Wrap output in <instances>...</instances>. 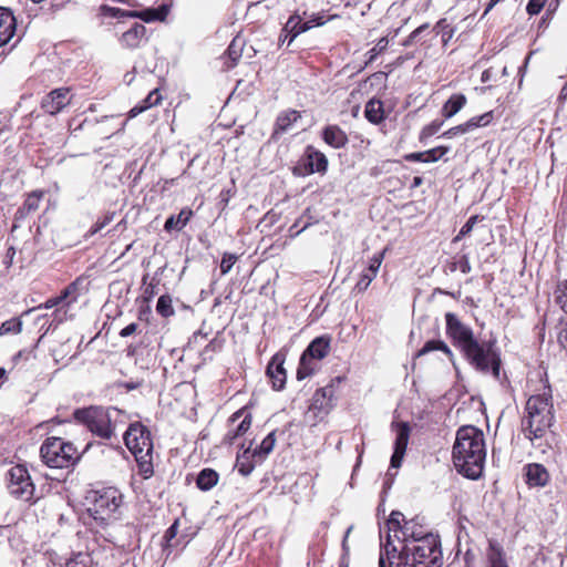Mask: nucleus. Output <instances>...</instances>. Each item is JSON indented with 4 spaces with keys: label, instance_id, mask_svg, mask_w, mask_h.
<instances>
[{
    "label": "nucleus",
    "instance_id": "obj_1",
    "mask_svg": "<svg viewBox=\"0 0 567 567\" xmlns=\"http://www.w3.org/2000/svg\"><path fill=\"white\" fill-rule=\"evenodd\" d=\"M554 420V406L549 388L527 400L520 421V432L530 442L533 449L542 454H546L553 449L550 427Z\"/></svg>",
    "mask_w": 567,
    "mask_h": 567
},
{
    "label": "nucleus",
    "instance_id": "obj_2",
    "mask_svg": "<svg viewBox=\"0 0 567 567\" xmlns=\"http://www.w3.org/2000/svg\"><path fill=\"white\" fill-rule=\"evenodd\" d=\"M486 458L484 433L473 425L461 426L452 450L456 471L464 477L477 480L483 474Z\"/></svg>",
    "mask_w": 567,
    "mask_h": 567
},
{
    "label": "nucleus",
    "instance_id": "obj_3",
    "mask_svg": "<svg viewBox=\"0 0 567 567\" xmlns=\"http://www.w3.org/2000/svg\"><path fill=\"white\" fill-rule=\"evenodd\" d=\"M383 549L389 559L396 558L398 567H441L442 553L436 536L423 539H408L402 546H396L388 539Z\"/></svg>",
    "mask_w": 567,
    "mask_h": 567
},
{
    "label": "nucleus",
    "instance_id": "obj_4",
    "mask_svg": "<svg viewBox=\"0 0 567 567\" xmlns=\"http://www.w3.org/2000/svg\"><path fill=\"white\" fill-rule=\"evenodd\" d=\"M74 419L96 436L110 440L118 426L124 424V414L116 408L89 406L76 409Z\"/></svg>",
    "mask_w": 567,
    "mask_h": 567
},
{
    "label": "nucleus",
    "instance_id": "obj_5",
    "mask_svg": "<svg viewBox=\"0 0 567 567\" xmlns=\"http://www.w3.org/2000/svg\"><path fill=\"white\" fill-rule=\"evenodd\" d=\"M40 455L43 463L53 468L71 467L81 458V453L73 443L56 436L48 437L42 443Z\"/></svg>",
    "mask_w": 567,
    "mask_h": 567
},
{
    "label": "nucleus",
    "instance_id": "obj_6",
    "mask_svg": "<svg viewBox=\"0 0 567 567\" xmlns=\"http://www.w3.org/2000/svg\"><path fill=\"white\" fill-rule=\"evenodd\" d=\"M466 361L476 371L499 379L501 358L491 342H478L476 339L461 350Z\"/></svg>",
    "mask_w": 567,
    "mask_h": 567
},
{
    "label": "nucleus",
    "instance_id": "obj_7",
    "mask_svg": "<svg viewBox=\"0 0 567 567\" xmlns=\"http://www.w3.org/2000/svg\"><path fill=\"white\" fill-rule=\"evenodd\" d=\"M90 515L101 524L115 518L118 508L123 503L121 492L115 487H105L100 491L92 492L90 496Z\"/></svg>",
    "mask_w": 567,
    "mask_h": 567
},
{
    "label": "nucleus",
    "instance_id": "obj_8",
    "mask_svg": "<svg viewBox=\"0 0 567 567\" xmlns=\"http://www.w3.org/2000/svg\"><path fill=\"white\" fill-rule=\"evenodd\" d=\"M331 338L320 336L315 338L302 352L297 369V379L303 380L315 373L317 364L315 360H322L330 351Z\"/></svg>",
    "mask_w": 567,
    "mask_h": 567
},
{
    "label": "nucleus",
    "instance_id": "obj_9",
    "mask_svg": "<svg viewBox=\"0 0 567 567\" xmlns=\"http://www.w3.org/2000/svg\"><path fill=\"white\" fill-rule=\"evenodd\" d=\"M9 493L23 502H31L34 498V484L31 481L28 470L23 465H16L8 472Z\"/></svg>",
    "mask_w": 567,
    "mask_h": 567
},
{
    "label": "nucleus",
    "instance_id": "obj_10",
    "mask_svg": "<svg viewBox=\"0 0 567 567\" xmlns=\"http://www.w3.org/2000/svg\"><path fill=\"white\" fill-rule=\"evenodd\" d=\"M327 169V156L309 145L299 163L292 168V174L297 177H306L315 173L326 174Z\"/></svg>",
    "mask_w": 567,
    "mask_h": 567
},
{
    "label": "nucleus",
    "instance_id": "obj_11",
    "mask_svg": "<svg viewBox=\"0 0 567 567\" xmlns=\"http://www.w3.org/2000/svg\"><path fill=\"white\" fill-rule=\"evenodd\" d=\"M124 442L133 455H146L153 451L150 431L141 423L130 425L124 432Z\"/></svg>",
    "mask_w": 567,
    "mask_h": 567
},
{
    "label": "nucleus",
    "instance_id": "obj_12",
    "mask_svg": "<svg viewBox=\"0 0 567 567\" xmlns=\"http://www.w3.org/2000/svg\"><path fill=\"white\" fill-rule=\"evenodd\" d=\"M446 333L452 339L453 344L463 350L475 340L471 327L464 324L454 313H445Z\"/></svg>",
    "mask_w": 567,
    "mask_h": 567
},
{
    "label": "nucleus",
    "instance_id": "obj_13",
    "mask_svg": "<svg viewBox=\"0 0 567 567\" xmlns=\"http://www.w3.org/2000/svg\"><path fill=\"white\" fill-rule=\"evenodd\" d=\"M72 102V95L69 87H59L49 92L41 100V109L50 114L56 115Z\"/></svg>",
    "mask_w": 567,
    "mask_h": 567
},
{
    "label": "nucleus",
    "instance_id": "obj_14",
    "mask_svg": "<svg viewBox=\"0 0 567 567\" xmlns=\"http://www.w3.org/2000/svg\"><path fill=\"white\" fill-rule=\"evenodd\" d=\"M392 426L395 429L396 436L394 441V451L391 456V467L398 468L402 464L411 429L406 422L393 423Z\"/></svg>",
    "mask_w": 567,
    "mask_h": 567
},
{
    "label": "nucleus",
    "instance_id": "obj_15",
    "mask_svg": "<svg viewBox=\"0 0 567 567\" xmlns=\"http://www.w3.org/2000/svg\"><path fill=\"white\" fill-rule=\"evenodd\" d=\"M324 21L322 20V17H316L311 20L302 21L300 16L292 14L284 25V32H288V34H290L288 45H290L302 32H306L316 25H322Z\"/></svg>",
    "mask_w": 567,
    "mask_h": 567
},
{
    "label": "nucleus",
    "instance_id": "obj_16",
    "mask_svg": "<svg viewBox=\"0 0 567 567\" xmlns=\"http://www.w3.org/2000/svg\"><path fill=\"white\" fill-rule=\"evenodd\" d=\"M384 250L375 254L369 262V266L367 269L363 270V272L360 276V279L358 280L355 288L359 292L365 291L370 284L373 281V279L377 277L379 269L381 267L382 260L384 258Z\"/></svg>",
    "mask_w": 567,
    "mask_h": 567
},
{
    "label": "nucleus",
    "instance_id": "obj_17",
    "mask_svg": "<svg viewBox=\"0 0 567 567\" xmlns=\"http://www.w3.org/2000/svg\"><path fill=\"white\" fill-rule=\"evenodd\" d=\"M526 483L530 487H544L549 482V473L546 467L538 463H530L524 467Z\"/></svg>",
    "mask_w": 567,
    "mask_h": 567
},
{
    "label": "nucleus",
    "instance_id": "obj_18",
    "mask_svg": "<svg viewBox=\"0 0 567 567\" xmlns=\"http://www.w3.org/2000/svg\"><path fill=\"white\" fill-rule=\"evenodd\" d=\"M17 29V21L8 8L0 7V47L6 45L13 38Z\"/></svg>",
    "mask_w": 567,
    "mask_h": 567
},
{
    "label": "nucleus",
    "instance_id": "obj_19",
    "mask_svg": "<svg viewBox=\"0 0 567 567\" xmlns=\"http://www.w3.org/2000/svg\"><path fill=\"white\" fill-rule=\"evenodd\" d=\"M301 118L300 112L296 110H286L279 113L276 118L272 137L277 138L282 134L290 132L297 123Z\"/></svg>",
    "mask_w": 567,
    "mask_h": 567
},
{
    "label": "nucleus",
    "instance_id": "obj_20",
    "mask_svg": "<svg viewBox=\"0 0 567 567\" xmlns=\"http://www.w3.org/2000/svg\"><path fill=\"white\" fill-rule=\"evenodd\" d=\"M332 404L328 401L322 400L321 398L312 396V402L305 414V421L315 426L319 421H321L330 411Z\"/></svg>",
    "mask_w": 567,
    "mask_h": 567
},
{
    "label": "nucleus",
    "instance_id": "obj_21",
    "mask_svg": "<svg viewBox=\"0 0 567 567\" xmlns=\"http://www.w3.org/2000/svg\"><path fill=\"white\" fill-rule=\"evenodd\" d=\"M427 536L433 535L422 530V526H420L415 519H411L404 520L403 527L400 528V536L396 540L399 542V546H402V544L408 542V539H423Z\"/></svg>",
    "mask_w": 567,
    "mask_h": 567
},
{
    "label": "nucleus",
    "instance_id": "obj_22",
    "mask_svg": "<svg viewBox=\"0 0 567 567\" xmlns=\"http://www.w3.org/2000/svg\"><path fill=\"white\" fill-rule=\"evenodd\" d=\"M146 28L144 24L134 22L133 25L125 32H123L121 42L124 47L135 49L141 45L145 39Z\"/></svg>",
    "mask_w": 567,
    "mask_h": 567
},
{
    "label": "nucleus",
    "instance_id": "obj_23",
    "mask_svg": "<svg viewBox=\"0 0 567 567\" xmlns=\"http://www.w3.org/2000/svg\"><path fill=\"white\" fill-rule=\"evenodd\" d=\"M267 374L269 375L272 388L277 391L281 390L286 383V370L284 361L275 355L267 367Z\"/></svg>",
    "mask_w": 567,
    "mask_h": 567
},
{
    "label": "nucleus",
    "instance_id": "obj_24",
    "mask_svg": "<svg viewBox=\"0 0 567 567\" xmlns=\"http://www.w3.org/2000/svg\"><path fill=\"white\" fill-rule=\"evenodd\" d=\"M43 196H44L43 190H34V192L30 193L27 196L23 205L17 209L14 218L17 220L24 219L29 214L38 210V208L40 206V202Z\"/></svg>",
    "mask_w": 567,
    "mask_h": 567
},
{
    "label": "nucleus",
    "instance_id": "obj_25",
    "mask_svg": "<svg viewBox=\"0 0 567 567\" xmlns=\"http://www.w3.org/2000/svg\"><path fill=\"white\" fill-rule=\"evenodd\" d=\"M323 141L334 147H343L348 143L347 134L337 125H329L322 132Z\"/></svg>",
    "mask_w": 567,
    "mask_h": 567
},
{
    "label": "nucleus",
    "instance_id": "obj_26",
    "mask_svg": "<svg viewBox=\"0 0 567 567\" xmlns=\"http://www.w3.org/2000/svg\"><path fill=\"white\" fill-rule=\"evenodd\" d=\"M467 99L464 94H453L442 106L441 113L443 117L451 118L457 114L466 104Z\"/></svg>",
    "mask_w": 567,
    "mask_h": 567
},
{
    "label": "nucleus",
    "instance_id": "obj_27",
    "mask_svg": "<svg viewBox=\"0 0 567 567\" xmlns=\"http://www.w3.org/2000/svg\"><path fill=\"white\" fill-rule=\"evenodd\" d=\"M364 115L372 124H380L384 120L383 104L380 100L372 99L365 104Z\"/></svg>",
    "mask_w": 567,
    "mask_h": 567
},
{
    "label": "nucleus",
    "instance_id": "obj_28",
    "mask_svg": "<svg viewBox=\"0 0 567 567\" xmlns=\"http://www.w3.org/2000/svg\"><path fill=\"white\" fill-rule=\"evenodd\" d=\"M246 45V39L244 35H236L227 49V59L230 61L228 68L236 65L238 59L241 56L244 48Z\"/></svg>",
    "mask_w": 567,
    "mask_h": 567
},
{
    "label": "nucleus",
    "instance_id": "obj_29",
    "mask_svg": "<svg viewBox=\"0 0 567 567\" xmlns=\"http://www.w3.org/2000/svg\"><path fill=\"white\" fill-rule=\"evenodd\" d=\"M218 474L212 468L202 470L196 480L197 487L202 491L212 489L218 482Z\"/></svg>",
    "mask_w": 567,
    "mask_h": 567
},
{
    "label": "nucleus",
    "instance_id": "obj_30",
    "mask_svg": "<svg viewBox=\"0 0 567 567\" xmlns=\"http://www.w3.org/2000/svg\"><path fill=\"white\" fill-rule=\"evenodd\" d=\"M193 212L189 209H183L177 216H171L166 219L164 228L169 231L172 229L181 230L184 228L190 219Z\"/></svg>",
    "mask_w": 567,
    "mask_h": 567
},
{
    "label": "nucleus",
    "instance_id": "obj_31",
    "mask_svg": "<svg viewBox=\"0 0 567 567\" xmlns=\"http://www.w3.org/2000/svg\"><path fill=\"white\" fill-rule=\"evenodd\" d=\"M436 350L443 351L449 357H453V353H452L451 349L442 340H429V341H426L424 343V346L422 347V349L419 350L417 357H422V355H424V354H426L429 352L436 351Z\"/></svg>",
    "mask_w": 567,
    "mask_h": 567
},
{
    "label": "nucleus",
    "instance_id": "obj_32",
    "mask_svg": "<svg viewBox=\"0 0 567 567\" xmlns=\"http://www.w3.org/2000/svg\"><path fill=\"white\" fill-rule=\"evenodd\" d=\"M275 443H276L275 433L274 432L269 433L261 441L259 446L254 450L252 457H258L260 460L264 458L274 450Z\"/></svg>",
    "mask_w": 567,
    "mask_h": 567
},
{
    "label": "nucleus",
    "instance_id": "obj_33",
    "mask_svg": "<svg viewBox=\"0 0 567 567\" xmlns=\"http://www.w3.org/2000/svg\"><path fill=\"white\" fill-rule=\"evenodd\" d=\"M404 520V516L401 512H392L391 515H390V518L386 523V526H388V536H390V540H392V536H391V533H393V537L394 538H399L400 536V528L403 527V525H401V522ZM389 539V537H386V540Z\"/></svg>",
    "mask_w": 567,
    "mask_h": 567
},
{
    "label": "nucleus",
    "instance_id": "obj_34",
    "mask_svg": "<svg viewBox=\"0 0 567 567\" xmlns=\"http://www.w3.org/2000/svg\"><path fill=\"white\" fill-rule=\"evenodd\" d=\"M433 31L436 34H441L443 45H446L453 38L455 29L447 23L446 19H441L433 27Z\"/></svg>",
    "mask_w": 567,
    "mask_h": 567
},
{
    "label": "nucleus",
    "instance_id": "obj_35",
    "mask_svg": "<svg viewBox=\"0 0 567 567\" xmlns=\"http://www.w3.org/2000/svg\"><path fill=\"white\" fill-rule=\"evenodd\" d=\"M136 461H137V465H138V471L140 473L143 475L144 478H148L153 475L154 471H153V464H152V453H146V455H134Z\"/></svg>",
    "mask_w": 567,
    "mask_h": 567
},
{
    "label": "nucleus",
    "instance_id": "obj_36",
    "mask_svg": "<svg viewBox=\"0 0 567 567\" xmlns=\"http://www.w3.org/2000/svg\"><path fill=\"white\" fill-rule=\"evenodd\" d=\"M240 451L237 454L235 468L243 475H248V447H245L244 441L239 443Z\"/></svg>",
    "mask_w": 567,
    "mask_h": 567
},
{
    "label": "nucleus",
    "instance_id": "obj_37",
    "mask_svg": "<svg viewBox=\"0 0 567 567\" xmlns=\"http://www.w3.org/2000/svg\"><path fill=\"white\" fill-rule=\"evenodd\" d=\"M22 330V321L18 318H11L0 326V337L7 334H18Z\"/></svg>",
    "mask_w": 567,
    "mask_h": 567
},
{
    "label": "nucleus",
    "instance_id": "obj_38",
    "mask_svg": "<svg viewBox=\"0 0 567 567\" xmlns=\"http://www.w3.org/2000/svg\"><path fill=\"white\" fill-rule=\"evenodd\" d=\"M555 302L561 308L567 316V280L558 282L555 289Z\"/></svg>",
    "mask_w": 567,
    "mask_h": 567
},
{
    "label": "nucleus",
    "instance_id": "obj_39",
    "mask_svg": "<svg viewBox=\"0 0 567 567\" xmlns=\"http://www.w3.org/2000/svg\"><path fill=\"white\" fill-rule=\"evenodd\" d=\"M156 311L162 317L168 318L174 315L172 298L168 295H163L158 298L156 303Z\"/></svg>",
    "mask_w": 567,
    "mask_h": 567
},
{
    "label": "nucleus",
    "instance_id": "obj_40",
    "mask_svg": "<svg viewBox=\"0 0 567 567\" xmlns=\"http://www.w3.org/2000/svg\"><path fill=\"white\" fill-rule=\"evenodd\" d=\"M248 431V414L244 416V419L240 421L239 424L236 425V430L233 432L231 430L228 431L226 435V440L234 444L236 440H238L241 435H244Z\"/></svg>",
    "mask_w": 567,
    "mask_h": 567
},
{
    "label": "nucleus",
    "instance_id": "obj_41",
    "mask_svg": "<svg viewBox=\"0 0 567 567\" xmlns=\"http://www.w3.org/2000/svg\"><path fill=\"white\" fill-rule=\"evenodd\" d=\"M489 567H508L505 559L503 558L502 549L491 545V551L488 554Z\"/></svg>",
    "mask_w": 567,
    "mask_h": 567
},
{
    "label": "nucleus",
    "instance_id": "obj_42",
    "mask_svg": "<svg viewBox=\"0 0 567 567\" xmlns=\"http://www.w3.org/2000/svg\"><path fill=\"white\" fill-rule=\"evenodd\" d=\"M122 16L140 17L146 22L164 19V16H159L155 10H145L140 13H137L135 11H125V12H122Z\"/></svg>",
    "mask_w": 567,
    "mask_h": 567
},
{
    "label": "nucleus",
    "instance_id": "obj_43",
    "mask_svg": "<svg viewBox=\"0 0 567 567\" xmlns=\"http://www.w3.org/2000/svg\"><path fill=\"white\" fill-rule=\"evenodd\" d=\"M430 30V24L429 23H424L422 25H420L419 28H416L408 38L406 40L404 41V45H412L413 43H416V42H420L423 34L425 32H429Z\"/></svg>",
    "mask_w": 567,
    "mask_h": 567
},
{
    "label": "nucleus",
    "instance_id": "obj_44",
    "mask_svg": "<svg viewBox=\"0 0 567 567\" xmlns=\"http://www.w3.org/2000/svg\"><path fill=\"white\" fill-rule=\"evenodd\" d=\"M115 213H106L102 219H99L89 230V234L91 236L95 235L96 233L101 231L104 227H106L113 219H114Z\"/></svg>",
    "mask_w": 567,
    "mask_h": 567
},
{
    "label": "nucleus",
    "instance_id": "obj_45",
    "mask_svg": "<svg viewBox=\"0 0 567 567\" xmlns=\"http://www.w3.org/2000/svg\"><path fill=\"white\" fill-rule=\"evenodd\" d=\"M443 122L442 121H433L426 126H424L420 134V140L423 141L425 138L431 137L432 135L436 134L440 128L442 127Z\"/></svg>",
    "mask_w": 567,
    "mask_h": 567
},
{
    "label": "nucleus",
    "instance_id": "obj_46",
    "mask_svg": "<svg viewBox=\"0 0 567 567\" xmlns=\"http://www.w3.org/2000/svg\"><path fill=\"white\" fill-rule=\"evenodd\" d=\"M447 152H449V147H446V146H437V147L431 148L429 151H425L426 163L437 162Z\"/></svg>",
    "mask_w": 567,
    "mask_h": 567
},
{
    "label": "nucleus",
    "instance_id": "obj_47",
    "mask_svg": "<svg viewBox=\"0 0 567 567\" xmlns=\"http://www.w3.org/2000/svg\"><path fill=\"white\" fill-rule=\"evenodd\" d=\"M313 395L319 399L321 398L322 400L328 401L330 404H332L334 388L332 384L323 386L321 389H318Z\"/></svg>",
    "mask_w": 567,
    "mask_h": 567
},
{
    "label": "nucleus",
    "instance_id": "obj_48",
    "mask_svg": "<svg viewBox=\"0 0 567 567\" xmlns=\"http://www.w3.org/2000/svg\"><path fill=\"white\" fill-rule=\"evenodd\" d=\"M460 269L463 274H468L472 270L467 255H462L460 259L453 264L452 270Z\"/></svg>",
    "mask_w": 567,
    "mask_h": 567
},
{
    "label": "nucleus",
    "instance_id": "obj_49",
    "mask_svg": "<svg viewBox=\"0 0 567 567\" xmlns=\"http://www.w3.org/2000/svg\"><path fill=\"white\" fill-rule=\"evenodd\" d=\"M466 133H470L468 132V128H467V125H466V122L463 123V124H460V125H456L454 127H451L450 130L445 131L443 133V136L446 137V138H453L457 135H463V134H466Z\"/></svg>",
    "mask_w": 567,
    "mask_h": 567
},
{
    "label": "nucleus",
    "instance_id": "obj_50",
    "mask_svg": "<svg viewBox=\"0 0 567 567\" xmlns=\"http://www.w3.org/2000/svg\"><path fill=\"white\" fill-rule=\"evenodd\" d=\"M389 41L386 38H381L378 43L372 48L369 53V62L373 61L378 54H380L383 50L386 49Z\"/></svg>",
    "mask_w": 567,
    "mask_h": 567
},
{
    "label": "nucleus",
    "instance_id": "obj_51",
    "mask_svg": "<svg viewBox=\"0 0 567 567\" xmlns=\"http://www.w3.org/2000/svg\"><path fill=\"white\" fill-rule=\"evenodd\" d=\"M547 0H529L526 6V11L529 16L538 14L544 8Z\"/></svg>",
    "mask_w": 567,
    "mask_h": 567
},
{
    "label": "nucleus",
    "instance_id": "obj_52",
    "mask_svg": "<svg viewBox=\"0 0 567 567\" xmlns=\"http://www.w3.org/2000/svg\"><path fill=\"white\" fill-rule=\"evenodd\" d=\"M237 257L235 255L226 254L224 255L220 262V270L223 274H227L231 267L235 265Z\"/></svg>",
    "mask_w": 567,
    "mask_h": 567
},
{
    "label": "nucleus",
    "instance_id": "obj_53",
    "mask_svg": "<svg viewBox=\"0 0 567 567\" xmlns=\"http://www.w3.org/2000/svg\"><path fill=\"white\" fill-rule=\"evenodd\" d=\"M561 329L558 333L559 344L567 350V316L560 319Z\"/></svg>",
    "mask_w": 567,
    "mask_h": 567
},
{
    "label": "nucleus",
    "instance_id": "obj_54",
    "mask_svg": "<svg viewBox=\"0 0 567 567\" xmlns=\"http://www.w3.org/2000/svg\"><path fill=\"white\" fill-rule=\"evenodd\" d=\"M159 102H161V95L158 94L157 90H154V91L150 92V94L146 96V99L143 102L144 103L143 106L145 107V110H147L154 105H157Z\"/></svg>",
    "mask_w": 567,
    "mask_h": 567
},
{
    "label": "nucleus",
    "instance_id": "obj_55",
    "mask_svg": "<svg viewBox=\"0 0 567 567\" xmlns=\"http://www.w3.org/2000/svg\"><path fill=\"white\" fill-rule=\"evenodd\" d=\"M89 556L79 554L75 559H72L66 564L65 567H89Z\"/></svg>",
    "mask_w": 567,
    "mask_h": 567
},
{
    "label": "nucleus",
    "instance_id": "obj_56",
    "mask_svg": "<svg viewBox=\"0 0 567 567\" xmlns=\"http://www.w3.org/2000/svg\"><path fill=\"white\" fill-rule=\"evenodd\" d=\"M404 158L408 162H422V163H426L425 152L410 153V154H406L404 156Z\"/></svg>",
    "mask_w": 567,
    "mask_h": 567
},
{
    "label": "nucleus",
    "instance_id": "obj_57",
    "mask_svg": "<svg viewBox=\"0 0 567 567\" xmlns=\"http://www.w3.org/2000/svg\"><path fill=\"white\" fill-rule=\"evenodd\" d=\"M137 323L133 322V323H130L128 326H126L125 328H123L121 331H120V336L122 338H126V337H130L131 334L135 333L136 330H137Z\"/></svg>",
    "mask_w": 567,
    "mask_h": 567
},
{
    "label": "nucleus",
    "instance_id": "obj_58",
    "mask_svg": "<svg viewBox=\"0 0 567 567\" xmlns=\"http://www.w3.org/2000/svg\"><path fill=\"white\" fill-rule=\"evenodd\" d=\"M75 289H76V284L73 282V284L69 285L64 290H62L60 296H58L60 303L62 301H64Z\"/></svg>",
    "mask_w": 567,
    "mask_h": 567
},
{
    "label": "nucleus",
    "instance_id": "obj_59",
    "mask_svg": "<svg viewBox=\"0 0 567 567\" xmlns=\"http://www.w3.org/2000/svg\"><path fill=\"white\" fill-rule=\"evenodd\" d=\"M466 125H467L468 132H473L474 130L482 127L480 115L474 116V117L470 118L468 121H466Z\"/></svg>",
    "mask_w": 567,
    "mask_h": 567
},
{
    "label": "nucleus",
    "instance_id": "obj_60",
    "mask_svg": "<svg viewBox=\"0 0 567 567\" xmlns=\"http://www.w3.org/2000/svg\"><path fill=\"white\" fill-rule=\"evenodd\" d=\"M482 127L487 126L494 120V111L486 112L480 115Z\"/></svg>",
    "mask_w": 567,
    "mask_h": 567
},
{
    "label": "nucleus",
    "instance_id": "obj_61",
    "mask_svg": "<svg viewBox=\"0 0 567 567\" xmlns=\"http://www.w3.org/2000/svg\"><path fill=\"white\" fill-rule=\"evenodd\" d=\"M60 303L58 297L48 299L43 305H40L39 308L51 309Z\"/></svg>",
    "mask_w": 567,
    "mask_h": 567
},
{
    "label": "nucleus",
    "instance_id": "obj_62",
    "mask_svg": "<svg viewBox=\"0 0 567 567\" xmlns=\"http://www.w3.org/2000/svg\"><path fill=\"white\" fill-rule=\"evenodd\" d=\"M145 111V107L143 105L141 106H134L133 109H131V111L128 112V117L130 118H133L135 116H137L138 114H141L142 112Z\"/></svg>",
    "mask_w": 567,
    "mask_h": 567
},
{
    "label": "nucleus",
    "instance_id": "obj_63",
    "mask_svg": "<svg viewBox=\"0 0 567 567\" xmlns=\"http://www.w3.org/2000/svg\"><path fill=\"white\" fill-rule=\"evenodd\" d=\"M30 355V352L29 351H25V350H21L19 351L17 354L13 355L12 358V361L14 363H18L19 360H21L22 358H25L28 359V357Z\"/></svg>",
    "mask_w": 567,
    "mask_h": 567
},
{
    "label": "nucleus",
    "instance_id": "obj_64",
    "mask_svg": "<svg viewBox=\"0 0 567 567\" xmlns=\"http://www.w3.org/2000/svg\"><path fill=\"white\" fill-rule=\"evenodd\" d=\"M247 406H244L241 408L240 410H238L237 412H235L230 419H229V423L230 424H234L246 411Z\"/></svg>",
    "mask_w": 567,
    "mask_h": 567
}]
</instances>
